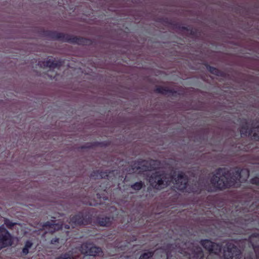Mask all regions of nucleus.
Segmentation results:
<instances>
[{
    "mask_svg": "<svg viewBox=\"0 0 259 259\" xmlns=\"http://www.w3.org/2000/svg\"><path fill=\"white\" fill-rule=\"evenodd\" d=\"M249 177V171L247 169L237 170L232 176L229 171L225 169H218L210 180V184L212 188L208 191H213L217 189H222L227 187L236 186L238 180L239 182L245 181Z\"/></svg>",
    "mask_w": 259,
    "mask_h": 259,
    "instance_id": "f257e3e1",
    "label": "nucleus"
},
{
    "mask_svg": "<svg viewBox=\"0 0 259 259\" xmlns=\"http://www.w3.org/2000/svg\"><path fill=\"white\" fill-rule=\"evenodd\" d=\"M149 182L154 188L157 190L164 188L172 182L175 189L184 190L186 188L188 180L182 172L175 171L172 176H170L163 172L156 171L149 177Z\"/></svg>",
    "mask_w": 259,
    "mask_h": 259,
    "instance_id": "f03ea898",
    "label": "nucleus"
},
{
    "mask_svg": "<svg viewBox=\"0 0 259 259\" xmlns=\"http://www.w3.org/2000/svg\"><path fill=\"white\" fill-rule=\"evenodd\" d=\"M178 250L182 254L188 255L190 259H201L203 256L202 249L191 242H182L179 246Z\"/></svg>",
    "mask_w": 259,
    "mask_h": 259,
    "instance_id": "7ed1b4c3",
    "label": "nucleus"
},
{
    "mask_svg": "<svg viewBox=\"0 0 259 259\" xmlns=\"http://www.w3.org/2000/svg\"><path fill=\"white\" fill-rule=\"evenodd\" d=\"M14 238L9 231L4 227L0 226V250L5 247L12 245Z\"/></svg>",
    "mask_w": 259,
    "mask_h": 259,
    "instance_id": "20e7f679",
    "label": "nucleus"
},
{
    "mask_svg": "<svg viewBox=\"0 0 259 259\" xmlns=\"http://www.w3.org/2000/svg\"><path fill=\"white\" fill-rule=\"evenodd\" d=\"M80 250L82 254H85L83 259H89V256H95L101 252V249L93 245L91 243H83L80 248Z\"/></svg>",
    "mask_w": 259,
    "mask_h": 259,
    "instance_id": "39448f33",
    "label": "nucleus"
},
{
    "mask_svg": "<svg viewBox=\"0 0 259 259\" xmlns=\"http://www.w3.org/2000/svg\"><path fill=\"white\" fill-rule=\"evenodd\" d=\"M240 250L232 243L226 244L224 250V259H240Z\"/></svg>",
    "mask_w": 259,
    "mask_h": 259,
    "instance_id": "423d86ee",
    "label": "nucleus"
},
{
    "mask_svg": "<svg viewBox=\"0 0 259 259\" xmlns=\"http://www.w3.org/2000/svg\"><path fill=\"white\" fill-rule=\"evenodd\" d=\"M154 160H151L150 162L146 160H138L135 162L132 165L133 170L135 172H141L144 171L151 170V167L148 166L149 164L155 163Z\"/></svg>",
    "mask_w": 259,
    "mask_h": 259,
    "instance_id": "0eeeda50",
    "label": "nucleus"
},
{
    "mask_svg": "<svg viewBox=\"0 0 259 259\" xmlns=\"http://www.w3.org/2000/svg\"><path fill=\"white\" fill-rule=\"evenodd\" d=\"M202 246L210 253L218 254L221 250V246L212 242L208 239L202 240L201 241Z\"/></svg>",
    "mask_w": 259,
    "mask_h": 259,
    "instance_id": "6e6552de",
    "label": "nucleus"
},
{
    "mask_svg": "<svg viewBox=\"0 0 259 259\" xmlns=\"http://www.w3.org/2000/svg\"><path fill=\"white\" fill-rule=\"evenodd\" d=\"M249 240L255 252L257 258L259 259V235L257 234H252L249 237Z\"/></svg>",
    "mask_w": 259,
    "mask_h": 259,
    "instance_id": "1a4fd4ad",
    "label": "nucleus"
},
{
    "mask_svg": "<svg viewBox=\"0 0 259 259\" xmlns=\"http://www.w3.org/2000/svg\"><path fill=\"white\" fill-rule=\"evenodd\" d=\"M69 223L72 226L74 227L76 225H81L83 224V215L80 214H78L75 216H73L70 219Z\"/></svg>",
    "mask_w": 259,
    "mask_h": 259,
    "instance_id": "9d476101",
    "label": "nucleus"
},
{
    "mask_svg": "<svg viewBox=\"0 0 259 259\" xmlns=\"http://www.w3.org/2000/svg\"><path fill=\"white\" fill-rule=\"evenodd\" d=\"M38 65H40L41 67H47L52 68L56 67L57 66V63H55L53 60L49 59L47 61L40 62Z\"/></svg>",
    "mask_w": 259,
    "mask_h": 259,
    "instance_id": "9b49d317",
    "label": "nucleus"
},
{
    "mask_svg": "<svg viewBox=\"0 0 259 259\" xmlns=\"http://www.w3.org/2000/svg\"><path fill=\"white\" fill-rule=\"evenodd\" d=\"M112 219L109 217H105L99 219L98 222L101 226L107 227L109 226L112 222Z\"/></svg>",
    "mask_w": 259,
    "mask_h": 259,
    "instance_id": "f8f14e48",
    "label": "nucleus"
},
{
    "mask_svg": "<svg viewBox=\"0 0 259 259\" xmlns=\"http://www.w3.org/2000/svg\"><path fill=\"white\" fill-rule=\"evenodd\" d=\"M43 227H49L51 230V232H54L55 230H59L60 228H62V226H60L57 224H52L49 222L45 223L43 225Z\"/></svg>",
    "mask_w": 259,
    "mask_h": 259,
    "instance_id": "ddd939ff",
    "label": "nucleus"
},
{
    "mask_svg": "<svg viewBox=\"0 0 259 259\" xmlns=\"http://www.w3.org/2000/svg\"><path fill=\"white\" fill-rule=\"evenodd\" d=\"M4 226H6L8 228L11 229L15 225H20L21 224L17 222H13L8 218H4Z\"/></svg>",
    "mask_w": 259,
    "mask_h": 259,
    "instance_id": "4468645a",
    "label": "nucleus"
},
{
    "mask_svg": "<svg viewBox=\"0 0 259 259\" xmlns=\"http://www.w3.org/2000/svg\"><path fill=\"white\" fill-rule=\"evenodd\" d=\"M153 254V251L147 250L140 255L139 259H152Z\"/></svg>",
    "mask_w": 259,
    "mask_h": 259,
    "instance_id": "2eb2a0df",
    "label": "nucleus"
},
{
    "mask_svg": "<svg viewBox=\"0 0 259 259\" xmlns=\"http://www.w3.org/2000/svg\"><path fill=\"white\" fill-rule=\"evenodd\" d=\"M93 177H94L95 179H103L105 178L106 177H108V175H107L106 172H95L94 175L92 176Z\"/></svg>",
    "mask_w": 259,
    "mask_h": 259,
    "instance_id": "dca6fc26",
    "label": "nucleus"
},
{
    "mask_svg": "<svg viewBox=\"0 0 259 259\" xmlns=\"http://www.w3.org/2000/svg\"><path fill=\"white\" fill-rule=\"evenodd\" d=\"M143 183L142 181L136 182L135 184L131 185L132 189L135 190H139L141 189L143 186Z\"/></svg>",
    "mask_w": 259,
    "mask_h": 259,
    "instance_id": "f3484780",
    "label": "nucleus"
},
{
    "mask_svg": "<svg viewBox=\"0 0 259 259\" xmlns=\"http://www.w3.org/2000/svg\"><path fill=\"white\" fill-rule=\"evenodd\" d=\"M208 69L211 73L217 75H219V71L216 68L209 66Z\"/></svg>",
    "mask_w": 259,
    "mask_h": 259,
    "instance_id": "a211bd4d",
    "label": "nucleus"
},
{
    "mask_svg": "<svg viewBox=\"0 0 259 259\" xmlns=\"http://www.w3.org/2000/svg\"><path fill=\"white\" fill-rule=\"evenodd\" d=\"M252 132V131H244L243 128L240 130V134H241V135L242 136H246L247 134L251 135Z\"/></svg>",
    "mask_w": 259,
    "mask_h": 259,
    "instance_id": "6ab92c4d",
    "label": "nucleus"
},
{
    "mask_svg": "<svg viewBox=\"0 0 259 259\" xmlns=\"http://www.w3.org/2000/svg\"><path fill=\"white\" fill-rule=\"evenodd\" d=\"M56 259H72L71 256L69 254H64L56 258Z\"/></svg>",
    "mask_w": 259,
    "mask_h": 259,
    "instance_id": "aec40b11",
    "label": "nucleus"
},
{
    "mask_svg": "<svg viewBox=\"0 0 259 259\" xmlns=\"http://www.w3.org/2000/svg\"><path fill=\"white\" fill-rule=\"evenodd\" d=\"M32 246V243L30 241H27L25 242L24 247L29 249Z\"/></svg>",
    "mask_w": 259,
    "mask_h": 259,
    "instance_id": "412c9836",
    "label": "nucleus"
},
{
    "mask_svg": "<svg viewBox=\"0 0 259 259\" xmlns=\"http://www.w3.org/2000/svg\"><path fill=\"white\" fill-rule=\"evenodd\" d=\"M156 91L158 92V93H161V94H166L167 92V91L163 89V88H157L156 89Z\"/></svg>",
    "mask_w": 259,
    "mask_h": 259,
    "instance_id": "4be33fe9",
    "label": "nucleus"
},
{
    "mask_svg": "<svg viewBox=\"0 0 259 259\" xmlns=\"http://www.w3.org/2000/svg\"><path fill=\"white\" fill-rule=\"evenodd\" d=\"M251 183L256 184L259 186V178L255 177L251 180Z\"/></svg>",
    "mask_w": 259,
    "mask_h": 259,
    "instance_id": "5701e85b",
    "label": "nucleus"
},
{
    "mask_svg": "<svg viewBox=\"0 0 259 259\" xmlns=\"http://www.w3.org/2000/svg\"><path fill=\"white\" fill-rule=\"evenodd\" d=\"M58 242H59V239L57 238H53L51 240V244H55L56 243Z\"/></svg>",
    "mask_w": 259,
    "mask_h": 259,
    "instance_id": "b1692460",
    "label": "nucleus"
},
{
    "mask_svg": "<svg viewBox=\"0 0 259 259\" xmlns=\"http://www.w3.org/2000/svg\"><path fill=\"white\" fill-rule=\"evenodd\" d=\"M22 252L24 254H27L28 253V252H29V249H27V248L24 247V248L22 249Z\"/></svg>",
    "mask_w": 259,
    "mask_h": 259,
    "instance_id": "393cba45",
    "label": "nucleus"
},
{
    "mask_svg": "<svg viewBox=\"0 0 259 259\" xmlns=\"http://www.w3.org/2000/svg\"><path fill=\"white\" fill-rule=\"evenodd\" d=\"M252 137H253L254 139L259 140V135H258V134L254 133Z\"/></svg>",
    "mask_w": 259,
    "mask_h": 259,
    "instance_id": "a878e982",
    "label": "nucleus"
},
{
    "mask_svg": "<svg viewBox=\"0 0 259 259\" xmlns=\"http://www.w3.org/2000/svg\"><path fill=\"white\" fill-rule=\"evenodd\" d=\"M65 228L66 229H69V226L68 225H65Z\"/></svg>",
    "mask_w": 259,
    "mask_h": 259,
    "instance_id": "bb28decb",
    "label": "nucleus"
}]
</instances>
